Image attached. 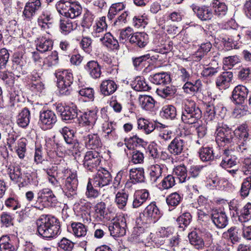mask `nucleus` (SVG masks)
<instances>
[{
  "instance_id": "nucleus-36",
  "label": "nucleus",
  "mask_w": 251,
  "mask_h": 251,
  "mask_svg": "<svg viewBox=\"0 0 251 251\" xmlns=\"http://www.w3.org/2000/svg\"><path fill=\"white\" fill-rule=\"evenodd\" d=\"M235 211H237V208ZM236 213L240 222L244 223L249 221L251 219V203L248 202L240 210L239 213L236 212Z\"/></svg>"
},
{
  "instance_id": "nucleus-20",
  "label": "nucleus",
  "mask_w": 251,
  "mask_h": 251,
  "mask_svg": "<svg viewBox=\"0 0 251 251\" xmlns=\"http://www.w3.org/2000/svg\"><path fill=\"white\" fill-rule=\"evenodd\" d=\"M57 110L60 113L62 120L64 121H71L78 116L77 110L70 106H57Z\"/></svg>"
},
{
  "instance_id": "nucleus-56",
  "label": "nucleus",
  "mask_w": 251,
  "mask_h": 251,
  "mask_svg": "<svg viewBox=\"0 0 251 251\" xmlns=\"http://www.w3.org/2000/svg\"><path fill=\"white\" fill-rule=\"evenodd\" d=\"M174 172L180 183L185 182L190 178L189 176H187V170L184 165L176 166L174 169Z\"/></svg>"
},
{
  "instance_id": "nucleus-46",
  "label": "nucleus",
  "mask_w": 251,
  "mask_h": 251,
  "mask_svg": "<svg viewBox=\"0 0 251 251\" xmlns=\"http://www.w3.org/2000/svg\"><path fill=\"white\" fill-rule=\"evenodd\" d=\"M82 10V7L78 2L72 1L66 17L71 19L77 17L81 14Z\"/></svg>"
},
{
  "instance_id": "nucleus-25",
  "label": "nucleus",
  "mask_w": 251,
  "mask_h": 251,
  "mask_svg": "<svg viewBox=\"0 0 251 251\" xmlns=\"http://www.w3.org/2000/svg\"><path fill=\"white\" fill-rule=\"evenodd\" d=\"M129 42L139 48H144L148 42V35L145 32H136L132 35Z\"/></svg>"
},
{
  "instance_id": "nucleus-2",
  "label": "nucleus",
  "mask_w": 251,
  "mask_h": 251,
  "mask_svg": "<svg viewBox=\"0 0 251 251\" xmlns=\"http://www.w3.org/2000/svg\"><path fill=\"white\" fill-rule=\"evenodd\" d=\"M9 176L12 181L19 182L20 187L26 186L33 180L35 174L31 172L30 167L20 163L13 166L9 173Z\"/></svg>"
},
{
  "instance_id": "nucleus-32",
  "label": "nucleus",
  "mask_w": 251,
  "mask_h": 251,
  "mask_svg": "<svg viewBox=\"0 0 251 251\" xmlns=\"http://www.w3.org/2000/svg\"><path fill=\"white\" fill-rule=\"evenodd\" d=\"M8 97L11 107L18 106V103L22 101L23 97L21 91L16 87H10L8 90Z\"/></svg>"
},
{
  "instance_id": "nucleus-24",
  "label": "nucleus",
  "mask_w": 251,
  "mask_h": 251,
  "mask_svg": "<svg viewBox=\"0 0 251 251\" xmlns=\"http://www.w3.org/2000/svg\"><path fill=\"white\" fill-rule=\"evenodd\" d=\"M102 44L111 50H118L119 44L117 40L110 32L105 33L103 36L100 38Z\"/></svg>"
},
{
  "instance_id": "nucleus-62",
  "label": "nucleus",
  "mask_w": 251,
  "mask_h": 251,
  "mask_svg": "<svg viewBox=\"0 0 251 251\" xmlns=\"http://www.w3.org/2000/svg\"><path fill=\"white\" fill-rule=\"evenodd\" d=\"M251 188V177H247L245 179L242 184L240 190L241 195L243 197H246L249 194Z\"/></svg>"
},
{
  "instance_id": "nucleus-15",
  "label": "nucleus",
  "mask_w": 251,
  "mask_h": 251,
  "mask_svg": "<svg viewBox=\"0 0 251 251\" xmlns=\"http://www.w3.org/2000/svg\"><path fill=\"white\" fill-rule=\"evenodd\" d=\"M215 136V141H230L232 136L230 128L223 123H219Z\"/></svg>"
},
{
  "instance_id": "nucleus-60",
  "label": "nucleus",
  "mask_w": 251,
  "mask_h": 251,
  "mask_svg": "<svg viewBox=\"0 0 251 251\" xmlns=\"http://www.w3.org/2000/svg\"><path fill=\"white\" fill-rule=\"evenodd\" d=\"M147 152H149V155L157 162L159 158V151L158 146L155 142H151L147 148Z\"/></svg>"
},
{
  "instance_id": "nucleus-34",
  "label": "nucleus",
  "mask_w": 251,
  "mask_h": 251,
  "mask_svg": "<svg viewBox=\"0 0 251 251\" xmlns=\"http://www.w3.org/2000/svg\"><path fill=\"white\" fill-rule=\"evenodd\" d=\"M139 102L142 109L150 111L154 110L156 101L151 96L140 95L139 97Z\"/></svg>"
},
{
  "instance_id": "nucleus-44",
  "label": "nucleus",
  "mask_w": 251,
  "mask_h": 251,
  "mask_svg": "<svg viewBox=\"0 0 251 251\" xmlns=\"http://www.w3.org/2000/svg\"><path fill=\"white\" fill-rule=\"evenodd\" d=\"M201 81L200 80L195 81V83L187 81L183 85V89L187 94H195L201 90Z\"/></svg>"
},
{
  "instance_id": "nucleus-51",
  "label": "nucleus",
  "mask_w": 251,
  "mask_h": 251,
  "mask_svg": "<svg viewBox=\"0 0 251 251\" xmlns=\"http://www.w3.org/2000/svg\"><path fill=\"white\" fill-rule=\"evenodd\" d=\"M199 156L203 162L213 160L214 158L213 151L210 147H202L199 150Z\"/></svg>"
},
{
  "instance_id": "nucleus-13",
  "label": "nucleus",
  "mask_w": 251,
  "mask_h": 251,
  "mask_svg": "<svg viewBox=\"0 0 251 251\" xmlns=\"http://www.w3.org/2000/svg\"><path fill=\"white\" fill-rule=\"evenodd\" d=\"M98 109H95L85 112L78 118L79 123L84 126H93L97 120Z\"/></svg>"
},
{
  "instance_id": "nucleus-52",
  "label": "nucleus",
  "mask_w": 251,
  "mask_h": 251,
  "mask_svg": "<svg viewBox=\"0 0 251 251\" xmlns=\"http://www.w3.org/2000/svg\"><path fill=\"white\" fill-rule=\"evenodd\" d=\"M74 235L77 237H84L87 233V228L80 223H73L71 225Z\"/></svg>"
},
{
  "instance_id": "nucleus-50",
  "label": "nucleus",
  "mask_w": 251,
  "mask_h": 251,
  "mask_svg": "<svg viewBox=\"0 0 251 251\" xmlns=\"http://www.w3.org/2000/svg\"><path fill=\"white\" fill-rule=\"evenodd\" d=\"M128 198V194L125 190L118 192L116 195L115 202L117 206L123 209L126 205Z\"/></svg>"
},
{
  "instance_id": "nucleus-3",
  "label": "nucleus",
  "mask_w": 251,
  "mask_h": 251,
  "mask_svg": "<svg viewBox=\"0 0 251 251\" xmlns=\"http://www.w3.org/2000/svg\"><path fill=\"white\" fill-rule=\"evenodd\" d=\"M201 117V111L195 101L186 100L183 106L182 121L186 124H196Z\"/></svg>"
},
{
  "instance_id": "nucleus-27",
  "label": "nucleus",
  "mask_w": 251,
  "mask_h": 251,
  "mask_svg": "<svg viewBox=\"0 0 251 251\" xmlns=\"http://www.w3.org/2000/svg\"><path fill=\"white\" fill-rule=\"evenodd\" d=\"M107 25L106 23V18L104 16L101 17L93 26V31L92 32V35L94 37H102L105 33Z\"/></svg>"
},
{
  "instance_id": "nucleus-23",
  "label": "nucleus",
  "mask_w": 251,
  "mask_h": 251,
  "mask_svg": "<svg viewBox=\"0 0 251 251\" xmlns=\"http://www.w3.org/2000/svg\"><path fill=\"white\" fill-rule=\"evenodd\" d=\"M117 88L118 86L116 82L109 79L103 80L100 86V92L104 96H108L113 94Z\"/></svg>"
},
{
  "instance_id": "nucleus-31",
  "label": "nucleus",
  "mask_w": 251,
  "mask_h": 251,
  "mask_svg": "<svg viewBox=\"0 0 251 251\" xmlns=\"http://www.w3.org/2000/svg\"><path fill=\"white\" fill-rule=\"evenodd\" d=\"M211 5L214 11L213 13L219 18L224 17L227 12V6L221 0H213Z\"/></svg>"
},
{
  "instance_id": "nucleus-43",
  "label": "nucleus",
  "mask_w": 251,
  "mask_h": 251,
  "mask_svg": "<svg viewBox=\"0 0 251 251\" xmlns=\"http://www.w3.org/2000/svg\"><path fill=\"white\" fill-rule=\"evenodd\" d=\"M95 16L92 12L86 9L83 14L81 22V26L83 27V31L89 29L93 25Z\"/></svg>"
},
{
  "instance_id": "nucleus-10",
  "label": "nucleus",
  "mask_w": 251,
  "mask_h": 251,
  "mask_svg": "<svg viewBox=\"0 0 251 251\" xmlns=\"http://www.w3.org/2000/svg\"><path fill=\"white\" fill-rule=\"evenodd\" d=\"M57 121V117L53 111L43 110L40 111L39 124L44 130L51 128Z\"/></svg>"
},
{
  "instance_id": "nucleus-57",
  "label": "nucleus",
  "mask_w": 251,
  "mask_h": 251,
  "mask_svg": "<svg viewBox=\"0 0 251 251\" xmlns=\"http://www.w3.org/2000/svg\"><path fill=\"white\" fill-rule=\"evenodd\" d=\"M60 28L61 32L67 35L73 31L75 27H74L73 22L70 20H61L60 21Z\"/></svg>"
},
{
  "instance_id": "nucleus-14",
  "label": "nucleus",
  "mask_w": 251,
  "mask_h": 251,
  "mask_svg": "<svg viewBox=\"0 0 251 251\" xmlns=\"http://www.w3.org/2000/svg\"><path fill=\"white\" fill-rule=\"evenodd\" d=\"M41 5V0H28L25 6L23 16L27 19H31L40 10Z\"/></svg>"
},
{
  "instance_id": "nucleus-47",
  "label": "nucleus",
  "mask_w": 251,
  "mask_h": 251,
  "mask_svg": "<svg viewBox=\"0 0 251 251\" xmlns=\"http://www.w3.org/2000/svg\"><path fill=\"white\" fill-rule=\"evenodd\" d=\"M72 2L71 0H60L56 2L55 8L60 14L66 17Z\"/></svg>"
},
{
  "instance_id": "nucleus-5",
  "label": "nucleus",
  "mask_w": 251,
  "mask_h": 251,
  "mask_svg": "<svg viewBox=\"0 0 251 251\" xmlns=\"http://www.w3.org/2000/svg\"><path fill=\"white\" fill-rule=\"evenodd\" d=\"M63 175L61 177H66L64 188L62 189L64 194L69 199H73L76 196L78 180L75 172H72L68 169L61 170Z\"/></svg>"
},
{
  "instance_id": "nucleus-39",
  "label": "nucleus",
  "mask_w": 251,
  "mask_h": 251,
  "mask_svg": "<svg viewBox=\"0 0 251 251\" xmlns=\"http://www.w3.org/2000/svg\"><path fill=\"white\" fill-rule=\"evenodd\" d=\"M190 243L196 249H202L204 245L203 240L199 235L196 230H193L188 234Z\"/></svg>"
},
{
  "instance_id": "nucleus-4",
  "label": "nucleus",
  "mask_w": 251,
  "mask_h": 251,
  "mask_svg": "<svg viewBox=\"0 0 251 251\" xmlns=\"http://www.w3.org/2000/svg\"><path fill=\"white\" fill-rule=\"evenodd\" d=\"M57 202V200L52 191L48 188H45L38 191L33 207L43 210L46 206H55Z\"/></svg>"
},
{
  "instance_id": "nucleus-22",
  "label": "nucleus",
  "mask_w": 251,
  "mask_h": 251,
  "mask_svg": "<svg viewBox=\"0 0 251 251\" xmlns=\"http://www.w3.org/2000/svg\"><path fill=\"white\" fill-rule=\"evenodd\" d=\"M233 78V73L231 72H224L219 75L216 79V86L221 90L228 88Z\"/></svg>"
},
{
  "instance_id": "nucleus-59",
  "label": "nucleus",
  "mask_w": 251,
  "mask_h": 251,
  "mask_svg": "<svg viewBox=\"0 0 251 251\" xmlns=\"http://www.w3.org/2000/svg\"><path fill=\"white\" fill-rule=\"evenodd\" d=\"M227 34L228 37L227 38H225L224 39L225 41L230 42H236L238 41L240 39V33L234 28H230L227 31Z\"/></svg>"
},
{
  "instance_id": "nucleus-18",
  "label": "nucleus",
  "mask_w": 251,
  "mask_h": 251,
  "mask_svg": "<svg viewBox=\"0 0 251 251\" xmlns=\"http://www.w3.org/2000/svg\"><path fill=\"white\" fill-rule=\"evenodd\" d=\"M249 90L244 85H238L233 89L232 94L233 100L238 104H241L244 103L247 98Z\"/></svg>"
},
{
  "instance_id": "nucleus-37",
  "label": "nucleus",
  "mask_w": 251,
  "mask_h": 251,
  "mask_svg": "<svg viewBox=\"0 0 251 251\" xmlns=\"http://www.w3.org/2000/svg\"><path fill=\"white\" fill-rule=\"evenodd\" d=\"M240 229L236 226H231L223 233L225 238L228 239L232 244L239 242L240 240Z\"/></svg>"
},
{
  "instance_id": "nucleus-16",
  "label": "nucleus",
  "mask_w": 251,
  "mask_h": 251,
  "mask_svg": "<svg viewBox=\"0 0 251 251\" xmlns=\"http://www.w3.org/2000/svg\"><path fill=\"white\" fill-rule=\"evenodd\" d=\"M191 8L197 17L202 21H207L212 19L213 13L212 10L205 5L198 6L192 4Z\"/></svg>"
},
{
  "instance_id": "nucleus-38",
  "label": "nucleus",
  "mask_w": 251,
  "mask_h": 251,
  "mask_svg": "<svg viewBox=\"0 0 251 251\" xmlns=\"http://www.w3.org/2000/svg\"><path fill=\"white\" fill-rule=\"evenodd\" d=\"M53 42L51 40L41 37L38 39L36 49L41 52H45L50 50L53 47Z\"/></svg>"
},
{
  "instance_id": "nucleus-53",
  "label": "nucleus",
  "mask_w": 251,
  "mask_h": 251,
  "mask_svg": "<svg viewBox=\"0 0 251 251\" xmlns=\"http://www.w3.org/2000/svg\"><path fill=\"white\" fill-rule=\"evenodd\" d=\"M247 126L246 124H243L235 130L234 134L235 137L240 140L246 141L248 139H250L249 134L247 131Z\"/></svg>"
},
{
  "instance_id": "nucleus-28",
  "label": "nucleus",
  "mask_w": 251,
  "mask_h": 251,
  "mask_svg": "<svg viewBox=\"0 0 251 251\" xmlns=\"http://www.w3.org/2000/svg\"><path fill=\"white\" fill-rule=\"evenodd\" d=\"M212 44L210 42L202 43L198 50L193 54L192 59L195 61H200L202 58L210 51L212 48Z\"/></svg>"
},
{
  "instance_id": "nucleus-40",
  "label": "nucleus",
  "mask_w": 251,
  "mask_h": 251,
  "mask_svg": "<svg viewBox=\"0 0 251 251\" xmlns=\"http://www.w3.org/2000/svg\"><path fill=\"white\" fill-rule=\"evenodd\" d=\"M131 86L137 91H146L150 89L145 78L141 76H138L132 81Z\"/></svg>"
},
{
  "instance_id": "nucleus-35",
  "label": "nucleus",
  "mask_w": 251,
  "mask_h": 251,
  "mask_svg": "<svg viewBox=\"0 0 251 251\" xmlns=\"http://www.w3.org/2000/svg\"><path fill=\"white\" fill-rule=\"evenodd\" d=\"M30 117L29 109L26 107L23 108L17 116V125L22 127H26L29 123Z\"/></svg>"
},
{
  "instance_id": "nucleus-12",
  "label": "nucleus",
  "mask_w": 251,
  "mask_h": 251,
  "mask_svg": "<svg viewBox=\"0 0 251 251\" xmlns=\"http://www.w3.org/2000/svg\"><path fill=\"white\" fill-rule=\"evenodd\" d=\"M53 19V16L50 11L49 9H44L38 18V25L42 30H47L51 27Z\"/></svg>"
},
{
  "instance_id": "nucleus-61",
  "label": "nucleus",
  "mask_w": 251,
  "mask_h": 251,
  "mask_svg": "<svg viewBox=\"0 0 251 251\" xmlns=\"http://www.w3.org/2000/svg\"><path fill=\"white\" fill-rule=\"evenodd\" d=\"M239 62L240 59L237 55L226 57L223 59L224 65L228 69H231Z\"/></svg>"
},
{
  "instance_id": "nucleus-7",
  "label": "nucleus",
  "mask_w": 251,
  "mask_h": 251,
  "mask_svg": "<svg viewBox=\"0 0 251 251\" xmlns=\"http://www.w3.org/2000/svg\"><path fill=\"white\" fill-rule=\"evenodd\" d=\"M160 212L155 203L151 202L148 205L140 216L143 222L146 224H151L156 222L161 217Z\"/></svg>"
},
{
  "instance_id": "nucleus-64",
  "label": "nucleus",
  "mask_w": 251,
  "mask_h": 251,
  "mask_svg": "<svg viewBox=\"0 0 251 251\" xmlns=\"http://www.w3.org/2000/svg\"><path fill=\"white\" fill-rule=\"evenodd\" d=\"M58 247L65 251H71L74 246V243L66 238H63L58 243Z\"/></svg>"
},
{
  "instance_id": "nucleus-33",
  "label": "nucleus",
  "mask_w": 251,
  "mask_h": 251,
  "mask_svg": "<svg viewBox=\"0 0 251 251\" xmlns=\"http://www.w3.org/2000/svg\"><path fill=\"white\" fill-rule=\"evenodd\" d=\"M150 80L156 85H166L171 81L170 75L167 72L156 73L150 76Z\"/></svg>"
},
{
  "instance_id": "nucleus-9",
  "label": "nucleus",
  "mask_w": 251,
  "mask_h": 251,
  "mask_svg": "<svg viewBox=\"0 0 251 251\" xmlns=\"http://www.w3.org/2000/svg\"><path fill=\"white\" fill-rule=\"evenodd\" d=\"M92 183L95 188H102L108 185L112 180L110 173L105 170H99L93 177L89 180Z\"/></svg>"
},
{
  "instance_id": "nucleus-19",
  "label": "nucleus",
  "mask_w": 251,
  "mask_h": 251,
  "mask_svg": "<svg viewBox=\"0 0 251 251\" xmlns=\"http://www.w3.org/2000/svg\"><path fill=\"white\" fill-rule=\"evenodd\" d=\"M12 67L15 70V72H17L19 74L22 75L26 73V61L23 58L22 52H14L12 56Z\"/></svg>"
},
{
  "instance_id": "nucleus-49",
  "label": "nucleus",
  "mask_w": 251,
  "mask_h": 251,
  "mask_svg": "<svg viewBox=\"0 0 251 251\" xmlns=\"http://www.w3.org/2000/svg\"><path fill=\"white\" fill-rule=\"evenodd\" d=\"M176 91V89L174 86L169 85L163 88H157V94L163 98L173 96Z\"/></svg>"
},
{
  "instance_id": "nucleus-63",
  "label": "nucleus",
  "mask_w": 251,
  "mask_h": 251,
  "mask_svg": "<svg viewBox=\"0 0 251 251\" xmlns=\"http://www.w3.org/2000/svg\"><path fill=\"white\" fill-rule=\"evenodd\" d=\"M183 142H171L168 146L169 151L175 155H178L181 153L183 149Z\"/></svg>"
},
{
  "instance_id": "nucleus-11",
  "label": "nucleus",
  "mask_w": 251,
  "mask_h": 251,
  "mask_svg": "<svg viewBox=\"0 0 251 251\" xmlns=\"http://www.w3.org/2000/svg\"><path fill=\"white\" fill-rule=\"evenodd\" d=\"M100 162V159L98 151H89L86 153L83 159V165L87 170L93 171L96 169Z\"/></svg>"
},
{
  "instance_id": "nucleus-42",
  "label": "nucleus",
  "mask_w": 251,
  "mask_h": 251,
  "mask_svg": "<svg viewBox=\"0 0 251 251\" xmlns=\"http://www.w3.org/2000/svg\"><path fill=\"white\" fill-rule=\"evenodd\" d=\"M130 179L134 183L144 181V171L143 168H133L129 171Z\"/></svg>"
},
{
  "instance_id": "nucleus-29",
  "label": "nucleus",
  "mask_w": 251,
  "mask_h": 251,
  "mask_svg": "<svg viewBox=\"0 0 251 251\" xmlns=\"http://www.w3.org/2000/svg\"><path fill=\"white\" fill-rule=\"evenodd\" d=\"M149 193L147 190L136 191L133 195L132 207L138 208L142 205L148 199Z\"/></svg>"
},
{
  "instance_id": "nucleus-21",
  "label": "nucleus",
  "mask_w": 251,
  "mask_h": 251,
  "mask_svg": "<svg viewBox=\"0 0 251 251\" xmlns=\"http://www.w3.org/2000/svg\"><path fill=\"white\" fill-rule=\"evenodd\" d=\"M84 69L90 77L95 79L100 78L102 73L101 66L95 60L88 61L84 66Z\"/></svg>"
},
{
  "instance_id": "nucleus-1",
  "label": "nucleus",
  "mask_w": 251,
  "mask_h": 251,
  "mask_svg": "<svg viewBox=\"0 0 251 251\" xmlns=\"http://www.w3.org/2000/svg\"><path fill=\"white\" fill-rule=\"evenodd\" d=\"M36 223L39 235L44 238H53L61 232L59 221L54 216L43 215Z\"/></svg>"
},
{
  "instance_id": "nucleus-54",
  "label": "nucleus",
  "mask_w": 251,
  "mask_h": 251,
  "mask_svg": "<svg viewBox=\"0 0 251 251\" xmlns=\"http://www.w3.org/2000/svg\"><path fill=\"white\" fill-rule=\"evenodd\" d=\"M192 221V216L189 212H185L179 216L176 219V222L180 228L183 229L187 227Z\"/></svg>"
},
{
  "instance_id": "nucleus-8",
  "label": "nucleus",
  "mask_w": 251,
  "mask_h": 251,
  "mask_svg": "<svg viewBox=\"0 0 251 251\" xmlns=\"http://www.w3.org/2000/svg\"><path fill=\"white\" fill-rule=\"evenodd\" d=\"M126 218L123 216H120L109 225L108 228L111 236L117 237L126 234Z\"/></svg>"
},
{
  "instance_id": "nucleus-58",
  "label": "nucleus",
  "mask_w": 251,
  "mask_h": 251,
  "mask_svg": "<svg viewBox=\"0 0 251 251\" xmlns=\"http://www.w3.org/2000/svg\"><path fill=\"white\" fill-rule=\"evenodd\" d=\"M106 205L104 202H100L95 206V217L97 221H101L104 218L106 211Z\"/></svg>"
},
{
  "instance_id": "nucleus-6",
  "label": "nucleus",
  "mask_w": 251,
  "mask_h": 251,
  "mask_svg": "<svg viewBox=\"0 0 251 251\" xmlns=\"http://www.w3.org/2000/svg\"><path fill=\"white\" fill-rule=\"evenodd\" d=\"M57 79V87L61 95L68 96L72 92V84L74 81L72 73L68 70L58 71L55 73Z\"/></svg>"
},
{
  "instance_id": "nucleus-41",
  "label": "nucleus",
  "mask_w": 251,
  "mask_h": 251,
  "mask_svg": "<svg viewBox=\"0 0 251 251\" xmlns=\"http://www.w3.org/2000/svg\"><path fill=\"white\" fill-rule=\"evenodd\" d=\"M182 197L177 192L173 193L166 198V201L169 207L170 210L174 209L181 202Z\"/></svg>"
},
{
  "instance_id": "nucleus-45",
  "label": "nucleus",
  "mask_w": 251,
  "mask_h": 251,
  "mask_svg": "<svg viewBox=\"0 0 251 251\" xmlns=\"http://www.w3.org/2000/svg\"><path fill=\"white\" fill-rule=\"evenodd\" d=\"M17 249L8 236H2L0 238V251H16Z\"/></svg>"
},
{
  "instance_id": "nucleus-26",
  "label": "nucleus",
  "mask_w": 251,
  "mask_h": 251,
  "mask_svg": "<svg viewBox=\"0 0 251 251\" xmlns=\"http://www.w3.org/2000/svg\"><path fill=\"white\" fill-rule=\"evenodd\" d=\"M152 57L148 53L139 57H132V61L134 68L137 70H140L146 66H149L152 60Z\"/></svg>"
},
{
  "instance_id": "nucleus-48",
  "label": "nucleus",
  "mask_w": 251,
  "mask_h": 251,
  "mask_svg": "<svg viewBox=\"0 0 251 251\" xmlns=\"http://www.w3.org/2000/svg\"><path fill=\"white\" fill-rule=\"evenodd\" d=\"M161 116L167 119H174L176 116V110L175 106L172 105L164 106L160 111Z\"/></svg>"
},
{
  "instance_id": "nucleus-55",
  "label": "nucleus",
  "mask_w": 251,
  "mask_h": 251,
  "mask_svg": "<svg viewBox=\"0 0 251 251\" xmlns=\"http://www.w3.org/2000/svg\"><path fill=\"white\" fill-rule=\"evenodd\" d=\"M59 58L58 52L54 50L51 52L44 60V65L49 67H52L58 64Z\"/></svg>"
},
{
  "instance_id": "nucleus-30",
  "label": "nucleus",
  "mask_w": 251,
  "mask_h": 251,
  "mask_svg": "<svg viewBox=\"0 0 251 251\" xmlns=\"http://www.w3.org/2000/svg\"><path fill=\"white\" fill-rule=\"evenodd\" d=\"M164 165L159 163L151 165L149 168L150 179L152 182H156L162 177L163 169Z\"/></svg>"
},
{
  "instance_id": "nucleus-17",
  "label": "nucleus",
  "mask_w": 251,
  "mask_h": 251,
  "mask_svg": "<svg viewBox=\"0 0 251 251\" xmlns=\"http://www.w3.org/2000/svg\"><path fill=\"white\" fill-rule=\"evenodd\" d=\"M213 223L219 228H223L228 224V218L226 213L222 210H213L211 214Z\"/></svg>"
}]
</instances>
